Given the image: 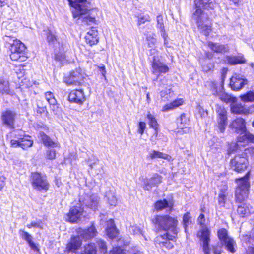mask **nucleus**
<instances>
[{"mask_svg":"<svg viewBox=\"0 0 254 254\" xmlns=\"http://www.w3.org/2000/svg\"><path fill=\"white\" fill-rule=\"evenodd\" d=\"M230 126L234 132L240 134L241 136L238 137L237 143H232L230 145L228 150L229 154L237 150L240 148L241 146L243 145V144H242V139H243V137L245 136V133L248 132L246 129L245 121L242 118H237L233 121Z\"/></svg>","mask_w":254,"mask_h":254,"instance_id":"nucleus-1","label":"nucleus"},{"mask_svg":"<svg viewBox=\"0 0 254 254\" xmlns=\"http://www.w3.org/2000/svg\"><path fill=\"white\" fill-rule=\"evenodd\" d=\"M156 228L165 231H170L173 234L177 235L178 221L176 218L169 215H157L152 219Z\"/></svg>","mask_w":254,"mask_h":254,"instance_id":"nucleus-2","label":"nucleus"},{"mask_svg":"<svg viewBox=\"0 0 254 254\" xmlns=\"http://www.w3.org/2000/svg\"><path fill=\"white\" fill-rule=\"evenodd\" d=\"M96 229L93 225L87 229H80L78 231L79 236L71 238L70 242L67 245V251L68 252H74L81 245L80 237L85 240H88L96 236Z\"/></svg>","mask_w":254,"mask_h":254,"instance_id":"nucleus-3","label":"nucleus"},{"mask_svg":"<svg viewBox=\"0 0 254 254\" xmlns=\"http://www.w3.org/2000/svg\"><path fill=\"white\" fill-rule=\"evenodd\" d=\"M10 51V57L13 61H25L27 57L25 54V47L19 40L12 38L9 42Z\"/></svg>","mask_w":254,"mask_h":254,"instance_id":"nucleus-4","label":"nucleus"},{"mask_svg":"<svg viewBox=\"0 0 254 254\" xmlns=\"http://www.w3.org/2000/svg\"><path fill=\"white\" fill-rule=\"evenodd\" d=\"M249 173L244 177L236 180L238 186L235 192L236 201L242 203L248 197L250 183L248 181Z\"/></svg>","mask_w":254,"mask_h":254,"instance_id":"nucleus-5","label":"nucleus"},{"mask_svg":"<svg viewBox=\"0 0 254 254\" xmlns=\"http://www.w3.org/2000/svg\"><path fill=\"white\" fill-rule=\"evenodd\" d=\"M14 138L10 141L12 147H20L23 149H26L33 145V141L29 135H25L23 132L19 131H13L11 133Z\"/></svg>","mask_w":254,"mask_h":254,"instance_id":"nucleus-6","label":"nucleus"},{"mask_svg":"<svg viewBox=\"0 0 254 254\" xmlns=\"http://www.w3.org/2000/svg\"><path fill=\"white\" fill-rule=\"evenodd\" d=\"M70 6L72 7L77 14L74 16H80L88 13L91 9V4L88 0H67Z\"/></svg>","mask_w":254,"mask_h":254,"instance_id":"nucleus-7","label":"nucleus"},{"mask_svg":"<svg viewBox=\"0 0 254 254\" xmlns=\"http://www.w3.org/2000/svg\"><path fill=\"white\" fill-rule=\"evenodd\" d=\"M32 185L33 187L37 190H47L49 188V184L46 176L41 173L34 172L32 173Z\"/></svg>","mask_w":254,"mask_h":254,"instance_id":"nucleus-8","label":"nucleus"},{"mask_svg":"<svg viewBox=\"0 0 254 254\" xmlns=\"http://www.w3.org/2000/svg\"><path fill=\"white\" fill-rule=\"evenodd\" d=\"M40 138L42 140L43 144L48 147L49 149L46 152V158L48 159L53 160L56 157V151L51 148L59 147V144L57 142H54L50 138L46 135L44 132L40 133Z\"/></svg>","mask_w":254,"mask_h":254,"instance_id":"nucleus-9","label":"nucleus"},{"mask_svg":"<svg viewBox=\"0 0 254 254\" xmlns=\"http://www.w3.org/2000/svg\"><path fill=\"white\" fill-rule=\"evenodd\" d=\"M85 211L81 207V204L78 203L75 206L71 207L69 212L65 216V220L67 221L75 223L80 221L82 216H85Z\"/></svg>","mask_w":254,"mask_h":254,"instance_id":"nucleus-10","label":"nucleus"},{"mask_svg":"<svg viewBox=\"0 0 254 254\" xmlns=\"http://www.w3.org/2000/svg\"><path fill=\"white\" fill-rule=\"evenodd\" d=\"M248 164V160L244 154H238L231 161V168L237 172L244 171Z\"/></svg>","mask_w":254,"mask_h":254,"instance_id":"nucleus-11","label":"nucleus"},{"mask_svg":"<svg viewBox=\"0 0 254 254\" xmlns=\"http://www.w3.org/2000/svg\"><path fill=\"white\" fill-rule=\"evenodd\" d=\"M176 235L174 234H170L167 232L163 235H160L157 237L155 242L156 244L159 245L162 248H166L168 249H172L173 247V244L170 241H174L176 240Z\"/></svg>","mask_w":254,"mask_h":254,"instance_id":"nucleus-12","label":"nucleus"},{"mask_svg":"<svg viewBox=\"0 0 254 254\" xmlns=\"http://www.w3.org/2000/svg\"><path fill=\"white\" fill-rule=\"evenodd\" d=\"M99 198L96 194L85 195L80 198V204L85 205L88 208L95 211L99 205Z\"/></svg>","mask_w":254,"mask_h":254,"instance_id":"nucleus-13","label":"nucleus"},{"mask_svg":"<svg viewBox=\"0 0 254 254\" xmlns=\"http://www.w3.org/2000/svg\"><path fill=\"white\" fill-rule=\"evenodd\" d=\"M139 180L142 183V186L144 190H150L153 187L157 186L162 182V177L158 174H154L152 177L148 179L147 178L142 176Z\"/></svg>","mask_w":254,"mask_h":254,"instance_id":"nucleus-14","label":"nucleus"},{"mask_svg":"<svg viewBox=\"0 0 254 254\" xmlns=\"http://www.w3.org/2000/svg\"><path fill=\"white\" fill-rule=\"evenodd\" d=\"M218 113L217 127L220 132H224L227 124V112L224 107L218 106L216 109Z\"/></svg>","mask_w":254,"mask_h":254,"instance_id":"nucleus-15","label":"nucleus"},{"mask_svg":"<svg viewBox=\"0 0 254 254\" xmlns=\"http://www.w3.org/2000/svg\"><path fill=\"white\" fill-rule=\"evenodd\" d=\"M152 72L155 75H160L162 73H166L169 71V68L167 65L160 62V59H157L154 56L152 59L151 64Z\"/></svg>","mask_w":254,"mask_h":254,"instance_id":"nucleus-16","label":"nucleus"},{"mask_svg":"<svg viewBox=\"0 0 254 254\" xmlns=\"http://www.w3.org/2000/svg\"><path fill=\"white\" fill-rule=\"evenodd\" d=\"M247 84L248 80L239 74H234L230 79V85L233 90H239Z\"/></svg>","mask_w":254,"mask_h":254,"instance_id":"nucleus-17","label":"nucleus"},{"mask_svg":"<svg viewBox=\"0 0 254 254\" xmlns=\"http://www.w3.org/2000/svg\"><path fill=\"white\" fill-rule=\"evenodd\" d=\"M16 114L10 110L2 112L1 120L3 124L10 128H14Z\"/></svg>","mask_w":254,"mask_h":254,"instance_id":"nucleus-18","label":"nucleus"},{"mask_svg":"<svg viewBox=\"0 0 254 254\" xmlns=\"http://www.w3.org/2000/svg\"><path fill=\"white\" fill-rule=\"evenodd\" d=\"M200 233V240L202 241L203 252L205 254H209L210 231L206 227H204L201 229Z\"/></svg>","mask_w":254,"mask_h":254,"instance_id":"nucleus-19","label":"nucleus"},{"mask_svg":"<svg viewBox=\"0 0 254 254\" xmlns=\"http://www.w3.org/2000/svg\"><path fill=\"white\" fill-rule=\"evenodd\" d=\"M196 21L198 28L205 36H208L211 30V25L207 17H197Z\"/></svg>","mask_w":254,"mask_h":254,"instance_id":"nucleus-20","label":"nucleus"},{"mask_svg":"<svg viewBox=\"0 0 254 254\" xmlns=\"http://www.w3.org/2000/svg\"><path fill=\"white\" fill-rule=\"evenodd\" d=\"M68 100L78 104H82L85 100V96L82 89L73 90L68 95Z\"/></svg>","mask_w":254,"mask_h":254,"instance_id":"nucleus-21","label":"nucleus"},{"mask_svg":"<svg viewBox=\"0 0 254 254\" xmlns=\"http://www.w3.org/2000/svg\"><path fill=\"white\" fill-rule=\"evenodd\" d=\"M231 111L236 114H248L254 113V106H250L246 108L241 103H234L231 106Z\"/></svg>","mask_w":254,"mask_h":254,"instance_id":"nucleus-22","label":"nucleus"},{"mask_svg":"<svg viewBox=\"0 0 254 254\" xmlns=\"http://www.w3.org/2000/svg\"><path fill=\"white\" fill-rule=\"evenodd\" d=\"M85 38L86 43L90 46L97 44L99 39L98 30L96 28L92 27L86 33Z\"/></svg>","mask_w":254,"mask_h":254,"instance_id":"nucleus-23","label":"nucleus"},{"mask_svg":"<svg viewBox=\"0 0 254 254\" xmlns=\"http://www.w3.org/2000/svg\"><path fill=\"white\" fill-rule=\"evenodd\" d=\"M189 120L185 114H182L180 118L178 120V127L179 129L177 131L179 134H183L187 133L189 131V128L188 127Z\"/></svg>","mask_w":254,"mask_h":254,"instance_id":"nucleus-24","label":"nucleus"},{"mask_svg":"<svg viewBox=\"0 0 254 254\" xmlns=\"http://www.w3.org/2000/svg\"><path fill=\"white\" fill-rule=\"evenodd\" d=\"M43 34L46 36L47 41L49 44L55 45L56 43L58 42V44L60 45V42L54 29L47 27L46 29L43 30Z\"/></svg>","mask_w":254,"mask_h":254,"instance_id":"nucleus-25","label":"nucleus"},{"mask_svg":"<svg viewBox=\"0 0 254 254\" xmlns=\"http://www.w3.org/2000/svg\"><path fill=\"white\" fill-rule=\"evenodd\" d=\"M82 75L78 71H73L65 82L68 85H79L82 79Z\"/></svg>","mask_w":254,"mask_h":254,"instance_id":"nucleus-26","label":"nucleus"},{"mask_svg":"<svg viewBox=\"0 0 254 254\" xmlns=\"http://www.w3.org/2000/svg\"><path fill=\"white\" fill-rule=\"evenodd\" d=\"M0 93L8 95H13L14 93L13 90L10 89L8 80L2 77H0Z\"/></svg>","mask_w":254,"mask_h":254,"instance_id":"nucleus-27","label":"nucleus"},{"mask_svg":"<svg viewBox=\"0 0 254 254\" xmlns=\"http://www.w3.org/2000/svg\"><path fill=\"white\" fill-rule=\"evenodd\" d=\"M45 97L47 102L55 114H57L58 107L57 106V101L51 92H47L45 93Z\"/></svg>","mask_w":254,"mask_h":254,"instance_id":"nucleus-28","label":"nucleus"},{"mask_svg":"<svg viewBox=\"0 0 254 254\" xmlns=\"http://www.w3.org/2000/svg\"><path fill=\"white\" fill-rule=\"evenodd\" d=\"M106 231L107 235L111 239H113L117 236L118 233V230L112 219H111L107 221V227Z\"/></svg>","mask_w":254,"mask_h":254,"instance_id":"nucleus-29","label":"nucleus"},{"mask_svg":"<svg viewBox=\"0 0 254 254\" xmlns=\"http://www.w3.org/2000/svg\"><path fill=\"white\" fill-rule=\"evenodd\" d=\"M173 207V203L171 200H167L166 199L157 201L155 204V208L157 210H161L166 208H169L171 209Z\"/></svg>","mask_w":254,"mask_h":254,"instance_id":"nucleus-30","label":"nucleus"},{"mask_svg":"<svg viewBox=\"0 0 254 254\" xmlns=\"http://www.w3.org/2000/svg\"><path fill=\"white\" fill-rule=\"evenodd\" d=\"M208 46L212 51L217 53H224L228 50L227 45L214 43L212 42L208 43Z\"/></svg>","mask_w":254,"mask_h":254,"instance_id":"nucleus-31","label":"nucleus"},{"mask_svg":"<svg viewBox=\"0 0 254 254\" xmlns=\"http://www.w3.org/2000/svg\"><path fill=\"white\" fill-rule=\"evenodd\" d=\"M226 61L228 64L231 65L240 64L245 62V60L243 56H228L226 57Z\"/></svg>","mask_w":254,"mask_h":254,"instance_id":"nucleus-32","label":"nucleus"},{"mask_svg":"<svg viewBox=\"0 0 254 254\" xmlns=\"http://www.w3.org/2000/svg\"><path fill=\"white\" fill-rule=\"evenodd\" d=\"M105 197L106 200L110 206H116L117 204V199L114 191L110 190L107 192Z\"/></svg>","mask_w":254,"mask_h":254,"instance_id":"nucleus-33","label":"nucleus"},{"mask_svg":"<svg viewBox=\"0 0 254 254\" xmlns=\"http://www.w3.org/2000/svg\"><path fill=\"white\" fill-rule=\"evenodd\" d=\"M250 210L249 206L246 204H243L238 206L237 213L240 217H244L250 213Z\"/></svg>","mask_w":254,"mask_h":254,"instance_id":"nucleus-34","label":"nucleus"},{"mask_svg":"<svg viewBox=\"0 0 254 254\" xmlns=\"http://www.w3.org/2000/svg\"><path fill=\"white\" fill-rule=\"evenodd\" d=\"M147 118L148 120V124L150 127L153 128L154 130H158V124L155 117L150 112L147 114Z\"/></svg>","mask_w":254,"mask_h":254,"instance_id":"nucleus-35","label":"nucleus"},{"mask_svg":"<svg viewBox=\"0 0 254 254\" xmlns=\"http://www.w3.org/2000/svg\"><path fill=\"white\" fill-rule=\"evenodd\" d=\"M149 157L151 159H157V158H162L164 159H168L169 158V155L167 154L164 153L163 152L152 150L150 152L149 154Z\"/></svg>","mask_w":254,"mask_h":254,"instance_id":"nucleus-36","label":"nucleus"},{"mask_svg":"<svg viewBox=\"0 0 254 254\" xmlns=\"http://www.w3.org/2000/svg\"><path fill=\"white\" fill-rule=\"evenodd\" d=\"M225 245L227 250L233 253L236 251L235 246L236 243L232 238L227 239L225 242H223Z\"/></svg>","mask_w":254,"mask_h":254,"instance_id":"nucleus-37","label":"nucleus"},{"mask_svg":"<svg viewBox=\"0 0 254 254\" xmlns=\"http://www.w3.org/2000/svg\"><path fill=\"white\" fill-rule=\"evenodd\" d=\"M241 100L245 102L254 101V91H249L240 96Z\"/></svg>","mask_w":254,"mask_h":254,"instance_id":"nucleus-38","label":"nucleus"},{"mask_svg":"<svg viewBox=\"0 0 254 254\" xmlns=\"http://www.w3.org/2000/svg\"><path fill=\"white\" fill-rule=\"evenodd\" d=\"M183 222L185 228V232H187V227L191 224V217L189 212L185 213L183 218Z\"/></svg>","mask_w":254,"mask_h":254,"instance_id":"nucleus-39","label":"nucleus"},{"mask_svg":"<svg viewBox=\"0 0 254 254\" xmlns=\"http://www.w3.org/2000/svg\"><path fill=\"white\" fill-rule=\"evenodd\" d=\"M217 96L221 100L226 103L233 102L234 100L231 95L223 92L217 94Z\"/></svg>","mask_w":254,"mask_h":254,"instance_id":"nucleus-40","label":"nucleus"},{"mask_svg":"<svg viewBox=\"0 0 254 254\" xmlns=\"http://www.w3.org/2000/svg\"><path fill=\"white\" fill-rule=\"evenodd\" d=\"M146 40L148 42V46L150 47H152L157 42L155 34L154 33H148L146 35Z\"/></svg>","mask_w":254,"mask_h":254,"instance_id":"nucleus-41","label":"nucleus"},{"mask_svg":"<svg viewBox=\"0 0 254 254\" xmlns=\"http://www.w3.org/2000/svg\"><path fill=\"white\" fill-rule=\"evenodd\" d=\"M201 7L204 9H208L210 8L209 7L206 6H202V5H199L198 3V1L195 2V11L194 13V16H200L201 15L205 14L204 11L202 10Z\"/></svg>","mask_w":254,"mask_h":254,"instance_id":"nucleus-42","label":"nucleus"},{"mask_svg":"<svg viewBox=\"0 0 254 254\" xmlns=\"http://www.w3.org/2000/svg\"><path fill=\"white\" fill-rule=\"evenodd\" d=\"M218 236L222 243L225 242L226 239L231 238L228 237L227 230L223 228L218 231Z\"/></svg>","mask_w":254,"mask_h":254,"instance_id":"nucleus-43","label":"nucleus"},{"mask_svg":"<svg viewBox=\"0 0 254 254\" xmlns=\"http://www.w3.org/2000/svg\"><path fill=\"white\" fill-rule=\"evenodd\" d=\"M242 140L243 142H242V144H243L242 146H244L245 144L247 143L248 141L254 143V135L247 132L245 133V136L243 137V139H242ZM241 146H242L240 147Z\"/></svg>","mask_w":254,"mask_h":254,"instance_id":"nucleus-44","label":"nucleus"},{"mask_svg":"<svg viewBox=\"0 0 254 254\" xmlns=\"http://www.w3.org/2000/svg\"><path fill=\"white\" fill-rule=\"evenodd\" d=\"M19 234L20 236V237L24 239V240L26 241L27 243L30 242L33 239L32 236L28 232L20 229L19 231Z\"/></svg>","mask_w":254,"mask_h":254,"instance_id":"nucleus-45","label":"nucleus"},{"mask_svg":"<svg viewBox=\"0 0 254 254\" xmlns=\"http://www.w3.org/2000/svg\"><path fill=\"white\" fill-rule=\"evenodd\" d=\"M96 252L95 244H90L85 247V252L87 254H96Z\"/></svg>","mask_w":254,"mask_h":254,"instance_id":"nucleus-46","label":"nucleus"},{"mask_svg":"<svg viewBox=\"0 0 254 254\" xmlns=\"http://www.w3.org/2000/svg\"><path fill=\"white\" fill-rule=\"evenodd\" d=\"M65 45H64L63 43H62L61 46L59 47L60 55L58 53H56L55 54V57L57 59L61 60L62 59L64 58L65 56L64 54V52L65 51Z\"/></svg>","mask_w":254,"mask_h":254,"instance_id":"nucleus-47","label":"nucleus"},{"mask_svg":"<svg viewBox=\"0 0 254 254\" xmlns=\"http://www.w3.org/2000/svg\"><path fill=\"white\" fill-rule=\"evenodd\" d=\"M197 1L199 5H202V6H207L210 8H213L215 4L213 2L212 0H198Z\"/></svg>","mask_w":254,"mask_h":254,"instance_id":"nucleus-48","label":"nucleus"},{"mask_svg":"<svg viewBox=\"0 0 254 254\" xmlns=\"http://www.w3.org/2000/svg\"><path fill=\"white\" fill-rule=\"evenodd\" d=\"M26 226L28 228H31V227H36L39 228L40 229H43V223L40 220H39L32 221L30 224H28Z\"/></svg>","mask_w":254,"mask_h":254,"instance_id":"nucleus-49","label":"nucleus"},{"mask_svg":"<svg viewBox=\"0 0 254 254\" xmlns=\"http://www.w3.org/2000/svg\"><path fill=\"white\" fill-rule=\"evenodd\" d=\"M37 107L40 110V113L44 112L46 108L47 103L44 100L39 99L37 100Z\"/></svg>","mask_w":254,"mask_h":254,"instance_id":"nucleus-50","label":"nucleus"},{"mask_svg":"<svg viewBox=\"0 0 254 254\" xmlns=\"http://www.w3.org/2000/svg\"><path fill=\"white\" fill-rule=\"evenodd\" d=\"M165 90H162L159 88V90L160 91V96L162 98H165L166 100H168V95L170 93L171 88L170 86L165 87Z\"/></svg>","mask_w":254,"mask_h":254,"instance_id":"nucleus-51","label":"nucleus"},{"mask_svg":"<svg viewBox=\"0 0 254 254\" xmlns=\"http://www.w3.org/2000/svg\"><path fill=\"white\" fill-rule=\"evenodd\" d=\"M97 244L101 251V253L103 254L107 252V246L106 243L102 240H99L97 242Z\"/></svg>","mask_w":254,"mask_h":254,"instance_id":"nucleus-52","label":"nucleus"},{"mask_svg":"<svg viewBox=\"0 0 254 254\" xmlns=\"http://www.w3.org/2000/svg\"><path fill=\"white\" fill-rule=\"evenodd\" d=\"M109 254H126V251L120 247H115L113 248Z\"/></svg>","mask_w":254,"mask_h":254,"instance_id":"nucleus-53","label":"nucleus"},{"mask_svg":"<svg viewBox=\"0 0 254 254\" xmlns=\"http://www.w3.org/2000/svg\"><path fill=\"white\" fill-rule=\"evenodd\" d=\"M129 232L133 235L141 234L142 232L140 229L136 225H133L130 227Z\"/></svg>","mask_w":254,"mask_h":254,"instance_id":"nucleus-54","label":"nucleus"},{"mask_svg":"<svg viewBox=\"0 0 254 254\" xmlns=\"http://www.w3.org/2000/svg\"><path fill=\"white\" fill-rule=\"evenodd\" d=\"M226 200V196L223 192H221L219 194L218 196V202L219 204L222 206H224Z\"/></svg>","mask_w":254,"mask_h":254,"instance_id":"nucleus-55","label":"nucleus"},{"mask_svg":"<svg viewBox=\"0 0 254 254\" xmlns=\"http://www.w3.org/2000/svg\"><path fill=\"white\" fill-rule=\"evenodd\" d=\"M146 128V123L144 122H140L138 124V132L141 135L144 133L145 129Z\"/></svg>","mask_w":254,"mask_h":254,"instance_id":"nucleus-56","label":"nucleus"},{"mask_svg":"<svg viewBox=\"0 0 254 254\" xmlns=\"http://www.w3.org/2000/svg\"><path fill=\"white\" fill-rule=\"evenodd\" d=\"M168 79L164 77L162 79L160 80L159 82V88L161 89L162 88H164L165 87L169 86L168 85Z\"/></svg>","mask_w":254,"mask_h":254,"instance_id":"nucleus-57","label":"nucleus"},{"mask_svg":"<svg viewBox=\"0 0 254 254\" xmlns=\"http://www.w3.org/2000/svg\"><path fill=\"white\" fill-rule=\"evenodd\" d=\"M245 155L249 154L253 158H254V147H251L244 149Z\"/></svg>","mask_w":254,"mask_h":254,"instance_id":"nucleus-58","label":"nucleus"},{"mask_svg":"<svg viewBox=\"0 0 254 254\" xmlns=\"http://www.w3.org/2000/svg\"><path fill=\"white\" fill-rule=\"evenodd\" d=\"M161 35L164 39V44L166 45L168 44V34L166 33L164 28L160 29Z\"/></svg>","mask_w":254,"mask_h":254,"instance_id":"nucleus-59","label":"nucleus"},{"mask_svg":"<svg viewBox=\"0 0 254 254\" xmlns=\"http://www.w3.org/2000/svg\"><path fill=\"white\" fill-rule=\"evenodd\" d=\"M174 108H175L174 106L172 103H171L164 105L162 108V111L163 112H166L170 110L173 109Z\"/></svg>","mask_w":254,"mask_h":254,"instance_id":"nucleus-60","label":"nucleus"},{"mask_svg":"<svg viewBox=\"0 0 254 254\" xmlns=\"http://www.w3.org/2000/svg\"><path fill=\"white\" fill-rule=\"evenodd\" d=\"M149 55L150 56H153V58L155 56L157 59H160L158 56V51L156 48H152L149 50Z\"/></svg>","mask_w":254,"mask_h":254,"instance_id":"nucleus-61","label":"nucleus"},{"mask_svg":"<svg viewBox=\"0 0 254 254\" xmlns=\"http://www.w3.org/2000/svg\"><path fill=\"white\" fill-rule=\"evenodd\" d=\"M157 27L160 29L164 28L162 17H157Z\"/></svg>","mask_w":254,"mask_h":254,"instance_id":"nucleus-62","label":"nucleus"},{"mask_svg":"<svg viewBox=\"0 0 254 254\" xmlns=\"http://www.w3.org/2000/svg\"><path fill=\"white\" fill-rule=\"evenodd\" d=\"M183 100L182 99H179L177 100H176L174 101L173 102H172V104L174 106V107H177L180 105H181L183 103Z\"/></svg>","mask_w":254,"mask_h":254,"instance_id":"nucleus-63","label":"nucleus"},{"mask_svg":"<svg viewBox=\"0 0 254 254\" xmlns=\"http://www.w3.org/2000/svg\"><path fill=\"white\" fill-rule=\"evenodd\" d=\"M149 21V20L145 18V17H139L137 19V24L138 26H140L142 24H144L145 22Z\"/></svg>","mask_w":254,"mask_h":254,"instance_id":"nucleus-64","label":"nucleus"}]
</instances>
